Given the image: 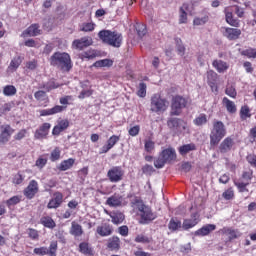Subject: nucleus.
<instances>
[{"label":"nucleus","instance_id":"obj_29","mask_svg":"<svg viewBox=\"0 0 256 256\" xmlns=\"http://www.w3.org/2000/svg\"><path fill=\"white\" fill-rule=\"evenodd\" d=\"M74 164H75V159L69 158L68 160L62 161L58 169L60 171H67L68 169H71Z\"/></svg>","mask_w":256,"mask_h":256},{"label":"nucleus","instance_id":"obj_16","mask_svg":"<svg viewBox=\"0 0 256 256\" xmlns=\"http://www.w3.org/2000/svg\"><path fill=\"white\" fill-rule=\"evenodd\" d=\"M234 143L235 142L231 137H227L226 139H224L219 146L220 153H229V151L233 149Z\"/></svg>","mask_w":256,"mask_h":256},{"label":"nucleus","instance_id":"obj_41","mask_svg":"<svg viewBox=\"0 0 256 256\" xmlns=\"http://www.w3.org/2000/svg\"><path fill=\"white\" fill-rule=\"evenodd\" d=\"M235 185L237 186V189L240 193H249V189H247V185H249V182L237 181L235 182Z\"/></svg>","mask_w":256,"mask_h":256},{"label":"nucleus","instance_id":"obj_19","mask_svg":"<svg viewBox=\"0 0 256 256\" xmlns=\"http://www.w3.org/2000/svg\"><path fill=\"white\" fill-rule=\"evenodd\" d=\"M69 127V120H61L52 130V135H60Z\"/></svg>","mask_w":256,"mask_h":256},{"label":"nucleus","instance_id":"obj_26","mask_svg":"<svg viewBox=\"0 0 256 256\" xmlns=\"http://www.w3.org/2000/svg\"><path fill=\"white\" fill-rule=\"evenodd\" d=\"M119 247H121V240L117 236H113L108 241V249L111 251H119Z\"/></svg>","mask_w":256,"mask_h":256},{"label":"nucleus","instance_id":"obj_10","mask_svg":"<svg viewBox=\"0 0 256 256\" xmlns=\"http://www.w3.org/2000/svg\"><path fill=\"white\" fill-rule=\"evenodd\" d=\"M123 175V169H121L119 166L112 167L107 173V177L111 183H119V181H122Z\"/></svg>","mask_w":256,"mask_h":256},{"label":"nucleus","instance_id":"obj_18","mask_svg":"<svg viewBox=\"0 0 256 256\" xmlns=\"http://www.w3.org/2000/svg\"><path fill=\"white\" fill-rule=\"evenodd\" d=\"M65 109H67V107L56 105L51 109L41 110L40 115L41 117H47V115H56V113H62V111H65Z\"/></svg>","mask_w":256,"mask_h":256},{"label":"nucleus","instance_id":"obj_15","mask_svg":"<svg viewBox=\"0 0 256 256\" xmlns=\"http://www.w3.org/2000/svg\"><path fill=\"white\" fill-rule=\"evenodd\" d=\"M93 39L91 37H83L78 40H74L73 45L76 47V49H80V51H83L85 47H89L92 45Z\"/></svg>","mask_w":256,"mask_h":256},{"label":"nucleus","instance_id":"obj_25","mask_svg":"<svg viewBox=\"0 0 256 256\" xmlns=\"http://www.w3.org/2000/svg\"><path fill=\"white\" fill-rule=\"evenodd\" d=\"M70 235H73L74 237H81V235H83V227L77 222H72Z\"/></svg>","mask_w":256,"mask_h":256},{"label":"nucleus","instance_id":"obj_28","mask_svg":"<svg viewBox=\"0 0 256 256\" xmlns=\"http://www.w3.org/2000/svg\"><path fill=\"white\" fill-rule=\"evenodd\" d=\"M111 219H112V223H114V225H119L121 224L122 221H125V215L119 211L113 212L110 215Z\"/></svg>","mask_w":256,"mask_h":256},{"label":"nucleus","instance_id":"obj_17","mask_svg":"<svg viewBox=\"0 0 256 256\" xmlns=\"http://www.w3.org/2000/svg\"><path fill=\"white\" fill-rule=\"evenodd\" d=\"M197 223H199V214L198 213H194L192 215L191 219H185L183 224H182V228L187 231L188 229H191L193 227H195V225H197Z\"/></svg>","mask_w":256,"mask_h":256},{"label":"nucleus","instance_id":"obj_11","mask_svg":"<svg viewBox=\"0 0 256 256\" xmlns=\"http://www.w3.org/2000/svg\"><path fill=\"white\" fill-rule=\"evenodd\" d=\"M39 192V184L37 181L32 180L30 181L29 185L24 190V195L27 199H33L35 195Z\"/></svg>","mask_w":256,"mask_h":256},{"label":"nucleus","instance_id":"obj_48","mask_svg":"<svg viewBox=\"0 0 256 256\" xmlns=\"http://www.w3.org/2000/svg\"><path fill=\"white\" fill-rule=\"evenodd\" d=\"M58 87L59 84H56L55 81H49L43 84L42 89H45V91H53V89H57Z\"/></svg>","mask_w":256,"mask_h":256},{"label":"nucleus","instance_id":"obj_12","mask_svg":"<svg viewBox=\"0 0 256 256\" xmlns=\"http://www.w3.org/2000/svg\"><path fill=\"white\" fill-rule=\"evenodd\" d=\"M63 204V194L61 192H55L52 199L48 202V209H59Z\"/></svg>","mask_w":256,"mask_h":256},{"label":"nucleus","instance_id":"obj_24","mask_svg":"<svg viewBox=\"0 0 256 256\" xmlns=\"http://www.w3.org/2000/svg\"><path fill=\"white\" fill-rule=\"evenodd\" d=\"M222 233L228 237L229 241H233V239H238V237H241V233L239 231L231 228H223Z\"/></svg>","mask_w":256,"mask_h":256},{"label":"nucleus","instance_id":"obj_40","mask_svg":"<svg viewBox=\"0 0 256 256\" xmlns=\"http://www.w3.org/2000/svg\"><path fill=\"white\" fill-rule=\"evenodd\" d=\"M135 29L138 36L145 37V35H147V26H145V24H136Z\"/></svg>","mask_w":256,"mask_h":256},{"label":"nucleus","instance_id":"obj_59","mask_svg":"<svg viewBox=\"0 0 256 256\" xmlns=\"http://www.w3.org/2000/svg\"><path fill=\"white\" fill-rule=\"evenodd\" d=\"M3 131H2V133L4 134V135H6V136H8V137H11V134L12 133H15V130L14 129H12V127L10 126V125H4L3 126Z\"/></svg>","mask_w":256,"mask_h":256},{"label":"nucleus","instance_id":"obj_42","mask_svg":"<svg viewBox=\"0 0 256 256\" xmlns=\"http://www.w3.org/2000/svg\"><path fill=\"white\" fill-rule=\"evenodd\" d=\"M176 50L181 57L185 55V46H183V42L179 38L176 39Z\"/></svg>","mask_w":256,"mask_h":256},{"label":"nucleus","instance_id":"obj_33","mask_svg":"<svg viewBox=\"0 0 256 256\" xmlns=\"http://www.w3.org/2000/svg\"><path fill=\"white\" fill-rule=\"evenodd\" d=\"M189 11V4H183V6L180 8V23H187V12Z\"/></svg>","mask_w":256,"mask_h":256},{"label":"nucleus","instance_id":"obj_45","mask_svg":"<svg viewBox=\"0 0 256 256\" xmlns=\"http://www.w3.org/2000/svg\"><path fill=\"white\" fill-rule=\"evenodd\" d=\"M137 95L138 97H145V95H147V84L144 82L139 84Z\"/></svg>","mask_w":256,"mask_h":256},{"label":"nucleus","instance_id":"obj_21","mask_svg":"<svg viewBox=\"0 0 256 256\" xmlns=\"http://www.w3.org/2000/svg\"><path fill=\"white\" fill-rule=\"evenodd\" d=\"M24 37L28 35L29 37H37V35H41V29H39V24H32L23 32Z\"/></svg>","mask_w":256,"mask_h":256},{"label":"nucleus","instance_id":"obj_2","mask_svg":"<svg viewBox=\"0 0 256 256\" xmlns=\"http://www.w3.org/2000/svg\"><path fill=\"white\" fill-rule=\"evenodd\" d=\"M50 64L53 67H58L59 69H62L63 71H70L71 70V56L69 54L63 52H55L50 57Z\"/></svg>","mask_w":256,"mask_h":256},{"label":"nucleus","instance_id":"obj_44","mask_svg":"<svg viewBox=\"0 0 256 256\" xmlns=\"http://www.w3.org/2000/svg\"><path fill=\"white\" fill-rule=\"evenodd\" d=\"M242 55L248 57L249 59H256V49L255 48H248L242 51Z\"/></svg>","mask_w":256,"mask_h":256},{"label":"nucleus","instance_id":"obj_55","mask_svg":"<svg viewBox=\"0 0 256 256\" xmlns=\"http://www.w3.org/2000/svg\"><path fill=\"white\" fill-rule=\"evenodd\" d=\"M222 196L224 197V199H226V201H229L233 199V197H235V193L233 192L232 189H228L225 192H223Z\"/></svg>","mask_w":256,"mask_h":256},{"label":"nucleus","instance_id":"obj_61","mask_svg":"<svg viewBox=\"0 0 256 256\" xmlns=\"http://www.w3.org/2000/svg\"><path fill=\"white\" fill-rule=\"evenodd\" d=\"M93 95V90H82L78 98L85 99V97H91Z\"/></svg>","mask_w":256,"mask_h":256},{"label":"nucleus","instance_id":"obj_31","mask_svg":"<svg viewBox=\"0 0 256 256\" xmlns=\"http://www.w3.org/2000/svg\"><path fill=\"white\" fill-rule=\"evenodd\" d=\"M213 67L217 69L218 73H223L224 71H227V69H229L227 63L223 62L222 60H215L213 62Z\"/></svg>","mask_w":256,"mask_h":256},{"label":"nucleus","instance_id":"obj_34","mask_svg":"<svg viewBox=\"0 0 256 256\" xmlns=\"http://www.w3.org/2000/svg\"><path fill=\"white\" fill-rule=\"evenodd\" d=\"M20 65H21V57L17 56L12 59L8 69H10V71H17Z\"/></svg>","mask_w":256,"mask_h":256},{"label":"nucleus","instance_id":"obj_56","mask_svg":"<svg viewBox=\"0 0 256 256\" xmlns=\"http://www.w3.org/2000/svg\"><path fill=\"white\" fill-rule=\"evenodd\" d=\"M34 97L37 99V101H43V99L47 97V93H45L43 90H39L35 92Z\"/></svg>","mask_w":256,"mask_h":256},{"label":"nucleus","instance_id":"obj_4","mask_svg":"<svg viewBox=\"0 0 256 256\" xmlns=\"http://www.w3.org/2000/svg\"><path fill=\"white\" fill-rule=\"evenodd\" d=\"M227 134V130L225 129V124L221 121H217L213 125V129L210 134V145L211 147H216L219 145V142L225 135Z\"/></svg>","mask_w":256,"mask_h":256},{"label":"nucleus","instance_id":"obj_63","mask_svg":"<svg viewBox=\"0 0 256 256\" xmlns=\"http://www.w3.org/2000/svg\"><path fill=\"white\" fill-rule=\"evenodd\" d=\"M118 233H120L122 235V237H127V235H129V227L127 226H120L118 228Z\"/></svg>","mask_w":256,"mask_h":256},{"label":"nucleus","instance_id":"obj_47","mask_svg":"<svg viewBox=\"0 0 256 256\" xmlns=\"http://www.w3.org/2000/svg\"><path fill=\"white\" fill-rule=\"evenodd\" d=\"M207 79L210 85H215V81H217V73H215L213 70H209L207 72Z\"/></svg>","mask_w":256,"mask_h":256},{"label":"nucleus","instance_id":"obj_9","mask_svg":"<svg viewBox=\"0 0 256 256\" xmlns=\"http://www.w3.org/2000/svg\"><path fill=\"white\" fill-rule=\"evenodd\" d=\"M35 255L45 256H57V241L51 242L49 249L47 247H40L34 249Z\"/></svg>","mask_w":256,"mask_h":256},{"label":"nucleus","instance_id":"obj_43","mask_svg":"<svg viewBox=\"0 0 256 256\" xmlns=\"http://www.w3.org/2000/svg\"><path fill=\"white\" fill-rule=\"evenodd\" d=\"M80 253L84 255H91V248H89V244L86 242H82L79 244Z\"/></svg>","mask_w":256,"mask_h":256},{"label":"nucleus","instance_id":"obj_22","mask_svg":"<svg viewBox=\"0 0 256 256\" xmlns=\"http://www.w3.org/2000/svg\"><path fill=\"white\" fill-rule=\"evenodd\" d=\"M215 229H217V226H215L214 224H207L200 228L199 230H197L195 232V235L205 237V235H209V233H211V231H215Z\"/></svg>","mask_w":256,"mask_h":256},{"label":"nucleus","instance_id":"obj_13","mask_svg":"<svg viewBox=\"0 0 256 256\" xmlns=\"http://www.w3.org/2000/svg\"><path fill=\"white\" fill-rule=\"evenodd\" d=\"M49 129H51L50 123H44L35 131L34 138L35 139H45L47 135H49Z\"/></svg>","mask_w":256,"mask_h":256},{"label":"nucleus","instance_id":"obj_7","mask_svg":"<svg viewBox=\"0 0 256 256\" xmlns=\"http://www.w3.org/2000/svg\"><path fill=\"white\" fill-rule=\"evenodd\" d=\"M167 125L174 133H183V131L187 129V123H185L181 118H169Z\"/></svg>","mask_w":256,"mask_h":256},{"label":"nucleus","instance_id":"obj_14","mask_svg":"<svg viewBox=\"0 0 256 256\" xmlns=\"http://www.w3.org/2000/svg\"><path fill=\"white\" fill-rule=\"evenodd\" d=\"M223 35L230 41H235V40L239 39V37H241V29L226 28Z\"/></svg>","mask_w":256,"mask_h":256},{"label":"nucleus","instance_id":"obj_6","mask_svg":"<svg viewBox=\"0 0 256 256\" xmlns=\"http://www.w3.org/2000/svg\"><path fill=\"white\" fill-rule=\"evenodd\" d=\"M151 111L153 113H159V111H165L167 109V100L161 98V95L154 94L151 98Z\"/></svg>","mask_w":256,"mask_h":256},{"label":"nucleus","instance_id":"obj_53","mask_svg":"<svg viewBox=\"0 0 256 256\" xmlns=\"http://www.w3.org/2000/svg\"><path fill=\"white\" fill-rule=\"evenodd\" d=\"M61 157V151H59V148H56L52 151L50 159L51 161H59Z\"/></svg>","mask_w":256,"mask_h":256},{"label":"nucleus","instance_id":"obj_37","mask_svg":"<svg viewBox=\"0 0 256 256\" xmlns=\"http://www.w3.org/2000/svg\"><path fill=\"white\" fill-rule=\"evenodd\" d=\"M168 227L170 231H177V229H181L182 224H181V221L172 218L169 222Z\"/></svg>","mask_w":256,"mask_h":256},{"label":"nucleus","instance_id":"obj_52","mask_svg":"<svg viewBox=\"0 0 256 256\" xmlns=\"http://www.w3.org/2000/svg\"><path fill=\"white\" fill-rule=\"evenodd\" d=\"M119 142V136L117 135H113L111 136L108 141H107V145L113 149V147H115V144H117Z\"/></svg>","mask_w":256,"mask_h":256},{"label":"nucleus","instance_id":"obj_3","mask_svg":"<svg viewBox=\"0 0 256 256\" xmlns=\"http://www.w3.org/2000/svg\"><path fill=\"white\" fill-rule=\"evenodd\" d=\"M177 159V153L173 148L164 149L154 161L156 169H163L166 163H173Z\"/></svg>","mask_w":256,"mask_h":256},{"label":"nucleus","instance_id":"obj_35","mask_svg":"<svg viewBox=\"0 0 256 256\" xmlns=\"http://www.w3.org/2000/svg\"><path fill=\"white\" fill-rule=\"evenodd\" d=\"M16 93H17V88H15V86H13V85L5 86L3 89V94L6 97H11V96L15 95Z\"/></svg>","mask_w":256,"mask_h":256},{"label":"nucleus","instance_id":"obj_58","mask_svg":"<svg viewBox=\"0 0 256 256\" xmlns=\"http://www.w3.org/2000/svg\"><path fill=\"white\" fill-rule=\"evenodd\" d=\"M209 21V16H204L202 18H195L194 25H205Z\"/></svg>","mask_w":256,"mask_h":256},{"label":"nucleus","instance_id":"obj_51","mask_svg":"<svg viewBox=\"0 0 256 256\" xmlns=\"http://www.w3.org/2000/svg\"><path fill=\"white\" fill-rule=\"evenodd\" d=\"M144 148L147 153H151L155 149V142H153L152 140H146Z\"/></svg>","mask_w":256,"mask_h":256},{"label":"nucleus","instance_id":"obj_60","mask_svg":"<svg viewBox=\"0 0 256 256\" xmlns=\"http://www.w3.org/2000/svg\"><path fill=\"white\" fill-rule=\"evenodd\" d=\"M47 165V159L46 158H38L36 160V167H39L40 169H43Z\"/></svg>","mask_w":256,"mask_h":256},{"label":"nucleus","instance_id":"obj_50","mask_svg":"<svg viewBox=\"0 0 256 256\" xmlns=\"http://www.w3.org/2000/svg\"><path fill=\"white\" fill-rule=\"evenodd\" d=\"M194 123L199 127L201 125H205L207 123V115L200 114L196 119H194Z\"/></svg>","mask_w":256,"mask_h":256},{"label":"nucleus","instance_id":"obj_49","mask_svg":"<svg viewBox=\"0 0 256 256\" xmlns=\"http://www.w3.org/2000/svg\"><path fill=\"white\" fill-rule=\"evenodd\" d=\"M19 203H21V197L19 196H13L6 201L7 207H13V205H17Z\"/></svg>","mask_w":256,"mask_h":256},{"label":"nucleus","instance_id":"obj_5","mask_svg":"<svg viewBox=\"0 0 256 256\" xmlns=\"http://www.w3.org/2000/svg\"><path fill=\"white\" fill-rule=\"evenodd\" d=\"M138 211L140 212V220L139 223L141 225H149L151 221H155L157 219V214L153 213L151 207L145 204H138Z\"/></svg>","mask_w":256,"mask_h":256},{"label":"nucleus","instance_id":"obj_23","mask_svg":"<svg viewBox=\"0 0 256 256\" xmlns=\"http://www.w3.org/2000/svg\"><path fill=\"white\" fill-rule=\"evenodd\" d=\"M122 203L123 197L119 195H113L109 197L106 201V205H109V207H121Z\"/></svg>","mask_w":256,"mask_h":256},{"label":"nucleus","instance_id":"obj_62","mask_svg":"<svg viewBox=\"0 0 256 256\" xmlns=\"http://www.w3.org/2000/svg\"><path fill=\"white\" fill-rule=\"evenodd\" d=\"M25 135H27V130L22 129L14 136V139L16 141H21V139H24Z\"/></svg>","mask_w":256,"mask_h":256},{"label":"nucleus","instance_id":"obj_27","mask_svg":"<svg viewBox=\"0 0 256 256\" xmlns=\"http://www.w3.org/2000/svg\"><path fill=\"white\" fill-rule=\"evenodd\" d=\"M197 146L194 143L186 144L179 147L180 155H187V153H191V151H196Z\"/></svg>","mask_w":256,"mask_h":256},{"label":"nucleus","instance_id":"obj_36","mask_svg":"<svg viewBox=\"0 0 256 256\" xmlns=\"http://www.w3.org/2000/svg\"><path fill=\"white\" fill-rule=\"evenodd\" d=\"M111 65H113V61L110 59L98 60L93 64L94 67H111Z\"/></svg>","mask_w":256,"mask_h":256},{"label":"nucleus","instance_id":"obj_1","mask_svg":"<svg viewBox=\"0 0 256 256\" xmlns=\"http://www.w3.org/2000/svg\"><path fill=\"white\" fill-rule=\"evenodd\" d=\"M98 37L103 43L110 45V47L119 48L123 43V35L117 31L102 30L98 33Z\"/></svg>","mask_w":256,"mask_h":256},{"label":"nucleus","instance_id":"obj_54","mask_svg":"<svg viewBox=\"0 0 256 256\" xmlns=\"http://www.w3.org/2000/svg\"><path fill=\"white\" fill-rule=\"evenodd\" d=\"M136 243H150L151 239H149V237L140 234L135 238Z\"/></svg>","mask_w":256,"mask_h":256},{"label":"nucleus","instance_id":"obj_8","mask_svg":"<svg viewBox=\"0 0 256 256\" xmlns=\"http://www.w3.org/2000/svg\"><path fill=\"white\" fill-rule=\"evenodd\" d=\"M187 107V99L182 96H175L172 99L171 115H181V110Z\"/></svg>","mask_w":256,"mask_h":256},{"label":"nucleus","instance_id":"obj_46","mask_svg":"<svg viewBox=\"0 0 256 256\" xmlns=\"http://www.w3.org/2000/svg\"><path fill=\"white\" fill-rule=\"evenodd\" d=\"M142 172L144 175H148V177H151L153 173H155V168H153L152 165L146 164L142 167Z\"/></svg>","mask_w":256,"mask_h":256},{"label":"nucleus","instance_id":"obj_30","mask_svg":"<svg viewBox=\"0 0 256 256\" xmlns=\"http://www.w3.org/2000/svg\"><path fill=\"white\" fill-rule=\"evenodd\" d=\"M41 224L44 225V227H47L48 229H55L56 224L53 218L46 216L41 218Z\"/></svg>","mask_w":256,"mask_h":256},{"label":"nucleus","instance_id":"obj_20","mask_svg":"<svg viewBox=\"0 0 256 256\" xmlns=\"http://www.w3.org/2000/svg\"><path fill=\"white\" fill-rule=\"evenodd\" d=\"M96 232L101 237H109V235H111V233H113V228L109 224H102L101 226L97 227Z\"/></svg>","mask_w":256,"mask_h":256},{"label":"nucleus","instance_id":"obj_32","mask_svg":"<svg viewBox=\"0 0 256 256\" xmlns=\"http://www.w3.org/2000/svg\"><path fill=\"white\" fill-rule=\"evenodd\" d=\"M223 104L229 113H236L237 106H235V102L229 100L228 98H223Z\"/></svg>","mask_w":256,"mask_h":256},{"label":"nucleus","instance_id":"obj_39","mask_svg":"<svg viewBox=\"0 0 256 256\" xmlns=\"http://www.w3.org/2000/svg\"><path fill=\"white\" fill-rule=\"evenodd\" d=\"M226 21L229 25H232V27H239V20L233 19L232 12H226Z\"/></svg>","mask_w":256,"mask_h":256},{"label":"nucleus","instance_id":"obj_38","mask_svg":"<svg viewBox=\"0 0 256 256\" xmlns=\"http://www.w3.org/2000/svg\"><path fill=\"white\" fill-rule=\"evenodd\" d=\"M240 117H241L242 121H246L247 119H249V117H251L249 106H243L241 108Z\"/></svg>","mask_w":256,"mask_h":256},{"label":"nucleus","instance_id":"obj_64","mask_svg":"<svg viewBox=\"0 0 256 256\" xmlns=\"http://www.w3.org/2000/svg\"><path fill=\"white\" fill-rule=\"evenodd\" d=\"M226 95H228L229 97H237V91H235V88H233V86L227 87L226 88Z\"/></svg>","mask_w":256,"mask_h":256},{"label":"nucleus","instance_id":"obj_57","mask_svg":"<svg viewBox=\"0 0 256 256\" xmlns=\"http://www.w3.org/2000/svg\"><path fill=\"white\" fill-rule=\"evenodd\" d=\"M95 29V24L93 23H84L82 25V28H81V31H84V32H89V31H93Z\"/></svg>","mask_w":256,"mask_h":256}]
</instances>
